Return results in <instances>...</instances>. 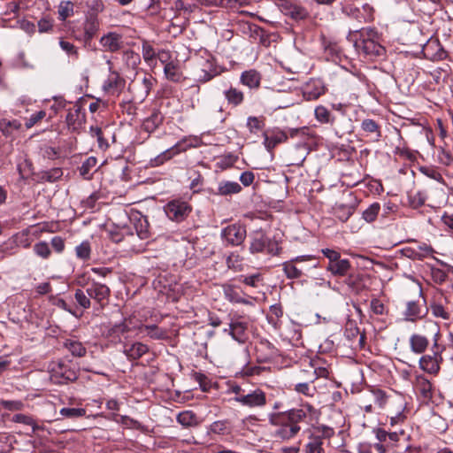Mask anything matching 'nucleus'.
Segmentation results:
<instances>
[{"label": "nucleus", "mask_w": 453, "mask_h": 453, "mask_svg": "<svg viewBox=\"0 0 453 453\" xmlns=\"http://www.w3.org/2000/svg\"><path fill=\"white\" fill-rule=\"evenodd\" d=\"M315 409L311 404L303 405L301 408H294L287 411L270 413L268 420L273 427V437L276 441H289L301 430L300 423L306 422Z\"/></svg>", "instance_id": "nucleus-1"}, {"label": "nucleus", "mask_w": 453, "mask_h": 453, "mask_svg": "<svg viewBox=\"0 0 453 453\" xmlns=\"http://www.w3.org/2000/svg\"><path fill=\"white\" fill-rule=\"evenodd\" d=\"M50 380L54 384H67L78 379L79 370L76 369L71 361L59 360L52 362L50 366Z\"/></svg>", "instance_id": "nucleus-2"}, {"label": "nucleus", "mask_w": 453, "mask_h": 453, "mask_svg": "<svg viewBox=\"0 0 453 453\" xmlns=\"http://www.w3.org/2000/svg\"><path fill=\"white\" fill-rule=\"evenodd\" d=\"M322 254L328 259L326 270L334 277H345L349 275L351 269L350 261L342 258L341 254L334 250L322 249Z\"/></svg>", "instance_id": "nucleus-3"}, {"label": "nucleus", "mask_w": 453, "mask_h": 453, "mask_svg": "<svg viewBox=\"0 0 453 453\" xmlns=\"http://www.w3.org/2000/svg\"><path fill=\"white\" fill-rule=\"evenodd\" d=\"M334 434V430L327 426L321 425L314 427L304 445L305 453H326L323 448L324 439H330Z\"/></svg>", "instance_id": "nucleus-4"}, {"label": "nucleus", "mask_w": 453, "mask_h": 453, "mask_svg": "<svg viewBox=\"0 0 453 453\" xmlns=\"http://www.w3.org/2000/svg\"><path fill=\"white\" fill-rule=\"evenodd\" d=\"M164 211L170 220L180 223L191 213L192 206L182 198H174L165 205Z\"/></svg>", "instance_id": "nucleus-5"}, {"label": "nucleus", "mask_w": 453, "mask_h": 453, "mask_svg": "<svg viewBox=\"0 0 453 453\" xmlns=\"http://www.w3.org/2000/svg\"><path fill=\"white\" fill-rule=\"evenodd\" d=\"M347 39L353 42L358 53H363L365 57L371 59L385 54V48L379 42V40L357 41V33H349Z\"/></svg>", "instance_id": "nucleus-6"}, {"label": "nucleus", "mask_w": 453, "mask_h": 453, "mask_svg": "<svg viewBox=\"0 0 453 453\" xmlns=\"http://www.w3.org/2000/svg\"><path fill=\"white\" fill-rule=\"evenodd\" d=\"M221 238L231 246L242 244L246 238V228L240 224H232L221 230Z\"/></svg>", "instance_id": "nucleus-7"}, {"label": "nucleus", "mask_w": 453, "mask_h": 453, "mask_svg": "<svg viewBox=\"0 0 453 453\" xmlns=\"http://www.w3.org/2000/svg\"><path fill=\"white\" fill-rule=\"evenodd\" d=\"M314 260L312 256H298L288 261L282 263V270L288 279L295 280L299 279L303 275V272L307 267H298V264L305 261Z\"/></svg>", "instance_id": "nucleus-8"}, {"label": "nucleus", "mask_w": 453, "mask_h": 453, "mask_svg": "<svg viewBox=\"0 0 453 453\" xmlns=\"http://www.w3.org/2000/svg\"><path fill=\"white\" fill-rule=\"evenodd\" d=\"M280 6L284 15L296 21L304 20L310 17V13L304 6L289 0H282Z\"/></svg>", "instance_id": "nucleus-9"}, {"label": "nucleus", "mask_w": 453, "mask_h": 453, "mask_svg": "<svg viewBox=\"0 0 453 453\" xmlns=\"http://www.w3.org/2000/svg\"><path fill=\"white\" fill-rule=\"evenodd\" d=\"M257 361L268 363L280 356V350L268 340L262 339L256 346Z\"/></svg>", "instance_id": "nucleus-10"}, {"label": "nucleus", "mask_w": 453, "mask_h": 453, "mask_svg": "<svg viewBox=\"0 0 453 453\" xmlns=\"http://www.w3.org/2000/svg\"><path fill=\"white\" fill-rule=\"evenodd\" d=\"M423 300L409 301L406 303V309L403 312L406 321L415 322L424 318L427 312L426 308V301Z\"/></svg>", "instance_id": "nucleus-11"}, {"label": "nucleus", "mask_w": 453, "mask_h": 453, "mask_svg": "<svg viewBox=\"0 0 453 453\" xmlns=\"http://www.w3.org/2000/svg\"><path fill=\"white\" fill-rule=\"evenodd\" d=\"M241 405L249 408H261L266 404V395L260 389L246 390L244 396L241 397Z\"/></svg>", "instance_id": "nucleus-12"}, {"label": "nucleus", "mask_w": 453, "mask_h": 453, "mask_svg": "<svg viewBox=\"0 0 453 453\" xmlns=\"http://www.w3.org/2000/svg\"><path fill=\"white\" fill-rule=\"evenodd\" d=\"M65 122L69 130L79 132L85 122V113L82 112L80 105H73L68 110Z\"/></svg>", "instance_id": "nucleus-13"}, {"label": "nucleus", "mask_w": 453, "mask_h": 453, "mask_svg": "<svg viewBox=\"0 0 453 453\" xmlns=\"http://www.w3.org/2000/svg\"><path fill=\"white\" fill-rule=\"evenodd\" d=\"M86 293L90 298L102 304L104 301L108 300L111 295V289L105 284L92 280L86 288Z\"/></svg>", "instance_id": "nucleus-14"}, {"label": "nucleus", "mask_w": 453, "mask_h": 453, "mask_svg": "<svg viewBox=\"0 0 453 453\" xmlns=\"http://www.w3.org/2000/svg\"><path fill=\"white\" fill-rule=\"evenodd\" d=\"M109 65L110 73L107 80L104 83V88L106 91L121 92L126 85V81L119 75L116 71L111 70L112 63L111 60H107Z\"/></svg>", "instance_id": "nucleus-15"}, {"label": "nucleus", "mask_w": 453, "mask_h": 453, "mask_svg": "<svg viewBox=\"0 0 453 453\" xmlns=\"http://www.w3.org/2000/svg\"><path fill=\"white\" fill-rule=\"evenodd\" d=\"M99 43L104 48V50L109 52H117L123 47V41L121 35L116 32H109L103 35Z\"/></svg>", "instance_id": "nucleus-16"}, {"label": "nucleus", "mask_w": 453, "mask_h": 453, "mask_svg": "<svg viewBox=\"0 0 453 453\" xmlns=\"http://www.w3.org/2000/svg\"><path fill=\"white\" fill-rule=\"evenodd\" d=\"M150 350L148 345L136 342L131 344L123 342V353L126 355L128 360H137L143 355L148 353Z\"/></svg>", "instance_id": "nucleus-17"}, {"label": "nucleus", "mask_w": 453, "mask_h": 453, "mask_svg": "<svg viewBox=\"0 0 453 453\" xmlns=\"http://www.w3.org/2000/svg\"><path fill=\"white\" fill-rule=\"evenodd\" d=\"M325 93V88L319 80H311L303 88V96L307 101L317 100Z\"/></svg>", "instance_id": "nucleus-18"}, {"label": "nucleus", "mask_w": 453, "mask_h": 453, "mask_svg": "<svg viewBox=\"0 0 453 453\" xmlns=\"http://www.w3.org/2000/svg\"><path fill=\"white\" fill-rule=\"evenodd\" d=\"M442 360L443 358L439 355V352L437 353V356L434 354L424 355L419 359V366L422 370L428 373L436 374L440 371V365Z\"/></svg>", "instance_id": "nucleus-19"}, {"label": "nucleus", "mask_w": 453, "mask_h": 453, "mask_svg": "<svg viewBox=\"0 0 453 453\" xmlns=\"http://www.w3.org/2000/svg\"><path fill=\"white\" fill-rule=\"evenodd\" d=\"M315 118L321 124H328L330 125L334 130L335 134L338 137L342 136V133L340 132L335 127L336 119L332 115L331 111L323 105H319L315 108Z\"/></svg>", "instance_id": "nucleus-20"}, {"label": "nucleus", "mask_w": 453, "mask_h": 453, "mask_svg": "<svg viewBox=\"0 0 453 453\" xmlns=\"http://www.w3.org/2000/svg\"><path fill=\"white\" fill-rule=\"evenodd\" d=\"M225 87L222 93L227 104L232 107L240 106L244 102V93L232 84H226Z\"/></svg>", "instance_id": "nucleus-21"}, {"label": "nucleus", "mask_w": 453, "mask_h": 453, "mask_svg": "<svg viewBox=\"0 0 453 453\" xmlns=\"http://www.w3.org/2000/svg\"><path fill=\"white\" fill-rule=\"evenodd\" d=\"M98 27L99 24L97 18L94 15H87L85 22L83 24L84 33L82 38L76 36V40L83 41L85 43L89 42L96 35Z\"/></svg>", "instance_id": "nucleus-22"}, {"label": "nucleus", "mask_w": 453, "mask_h": 453, "mask_svg": "<svg viewBox=\"0 0 453 453\" xmlns=\"http://www.w3.org/2000/svg\"><path fill=\"white\" fill-rule=\"evenodd\" d=\"M262 75L255 70L250 69L242 72L240 76V83L250 89H258L261 85Z\"/></svg>", "instance_id": "nucleus-23"}, {"label": "nucleus", "mask_w": 453, "mask_h": 453, "mask_svg": "<svg viewBox=\"0 0 453 453\" xmlns=\"http://www.w3.org/2000/svg\"><path fill=\"white\" fill-rule=\"evenodd\" d=\"M434 252V249L426 243H422L417 248H406L403 250V255L412 260H423L425 257L432 256Z\"/></svg>", "instance_id": "nucleus-24"}, {"label": "nucleus", "mask_w": 453, "mask_h": 453, "mask_svg": "<svg viewBox=\"0 0 453 453\" xmlns=\"http://www.w3.org/2000/svg\"><path fill=\"white\" fill-rule=\"evenodd\" d=\"M164 121V115L157 109H154L151 114L142 122V128L145 132L153 133Z\"/></svg>", "instance_id": "nucleus-25"}, {"label": "nucleus", "mask_w": 453, "mask_h": 453, "mask_svg": "<svg viewBox=\"0 0 453 453\" xmlns=\"http://www.w3.org/2000/svg\"><path fill=\"white\" fill-rule=\"evenodd\" d=\"M247 324L241 321H234L229 325V334L232 338L240 343L245 342L247 339L246 334Z\"/></svg>", "instance_id": "nucleus-26"}, {"label": "nucleus", "mask_w": 453, "mask_h": 453, "mask_svg": "<svg viewBox=\"0 0 453 453\" xmlns=\"http://www.w3.org/2000/svg\"><path fill=\"white\" fill-rule=\"evenodd\" d=\"M224 294L226 298L231 302L235 303H242V304H251V302L244 297H242L240 292L237 289V287L233 284H227L223 287Z\"/></svg>", "instance_id": "nucleus-27"}, {"label": "nucleus", "mask_w": 453, "mask_h": 453, "mask_svg": "<svg viewBox=\"0 0 453 453\" xmlns=\"http://www.w3.org/2000/svg\"><path fill=\"white\" fill-rule=\"evenodd\" d=\"M134 227L139 239L146 240L150 237V232L149 229L150 223L147 216L140 214L139 217L135 219Z\"/></svg>", "instance_id": "nucleus-28"}, {"label": "nucleus", "mask_w": 453, "mask_h": 453, "mask_svg": "<svg viewBox=\"0 0 453 453\" xmlns=\"http://www.w3.org/2000/svg\"><path fill=\"white\" fill-rule=\"evenodd\" d=\"M242 191L241 185L236 181L222 180L219 183L218 191L215 193L219 196H231L238 194Z\"/></svg>", "instance_id": "nucleus-29"}, {"label": "nucleus", "mask_w": 453, "mask_h": 453, "mask_svg": "<svg viewBox=\"0 0 453 453\" xmlns=\"http://www.w3.org/2000/svg\"><path fill=\"white\" fill-rule=\"evenodd\" d=\"M267 236L263 231H257L251 239L250 251L252 254L260 253L265 250Z\"/></svg>", "instance_id": "nucleus-30"}, {"label": "nucleus", "mask_w": 453, "mask_h": 453, "mask_svg": "<svg viewBox=\"0 0 453 453\" xmlns=\"http://www.w3.org/2000/svg\"><path fill=\"white\" fill-rule=\"evenodd\" d=\"M21 126L18 119H0V131L5 137H12L14 133L21 128Z\"/></svg>", "instance_id": "nucleus-31"}, {"label": "nucleus", "mask_w": 453, "mask_h": 453, "mask_svg": "<svg viewBox=\"0 0 453 453\" xmlns=\"http://www.w3.org/2000/svg\"><path fill=\"white\" fill-rule=\"evenodd\" d=\"M264 144L268 151H272L278 144L285 142L288 140V135L282 131L268 135L266 133L264 134Z\"/></svg>", "instance_id": "nucleus-32"}, {"label": "nucleus", "mask_w": 453, "mask_h": 453, "mask_svg": "<svg viewBox=\"0 0 453 453\" xmlns=\"http://www.w3.org/2000/svg\"><path fill=\"white\" fill-rule=\"evenodd\" d=\"M429 344L426 336L414 334L410 337V346L412 352L421 354L426 351Z\"/></svg>", "instance_id": "nucleus-33"}, {"label": "nucleus", "mask_w": 453, "mask_h": 453, "mask_svg": "<svg viewBox=\"0 0 453 453\" xmlns=\"http://www.w3.org/2000/svg\"><path fill=\"white\" fill-rule=\"evenodd\" d=\"M342 12L347 17L354 19L358 22H367L372 20V17L371 15L365 17L364 13L359 10V8L356 7L353 4H346L342 7Z\"/></svg>", "instance_id": "nucleus-34"}, {"label": "nucleus", "mask_w": 453, "mask_h": 453, "mask_svg": "<svg viewBox=\"0 0 453 453\" xmlns=\"http://www.w3.org/2000/svg\"><path fill=\"white\" fill-rule=\"evenodd\" d=\"M415 387L424 399L430 400L433 397L432 384L424 376L417 377Z\"/></svg>", "instance_id": "nucleus-35"}, {"label": "nucleus", "mask_w": 453, "mask_h": 453, "mask_svg": "<svg viewBox=\"0 0 453 453\" xmlns=\"http://www.w3.org/2000/svg\"><path fill=\"white\" fill-rule=\"evenodd\" d=\"M107 336L111 338L112 341H115L117 342H124L123 338L125 341L128 339V335L125 330V326H123L122 322L118 323L111 326L107 332Z\"/></svg>", "instance_id": "nucleus-36"}, {"label": "nucleus", "mask_w": 453, "mask_h": 453, "mask_svg": "<svg viewBox=\"0 0 453 453\" xmlns=\"http://www.w3.org/2000/svg\"><path fill=\"white\" fill-rule=\"evenodd\" d=\"M64 347L68 349L74 357H84L87 353V349L83 344L81 342L75 340H65L64 342Z\"/></svg>", "instance_id": "nucleus-37"}, {"label": "nucleus", "mask_w": 453, "mask_h": 453, "mask_svg": "<svg viewBox=\"0 0 453 453\" xmlns=\"http://www.w3.org/2000/svg\"><path fill=\"white\" fill-rule=\"evenodd\" d=\"M219 74V72L217 70V68L213 66L211 62L207 60L201 71V74L198 77V81L202 83L208 82Z\"/></svg>", "instance_id": "nucleus-38"}, {"label": "nucleus", "mask_w": 453, "mask_h": 453, "mask_svg": "<svg viewBox=\"0 0 453 453\" xmlns=\"http://www.w3.org/2000/svg\"><path fill=\"white\" fill-rule=\"evenodd\" d=\"M37 175L40 181L55 182L63 176V171L59 167H54L47 171H42Z\"/></svg>", "instance_id": "nucleus-39"}, {"label": "nucleus", "mask_w": 453, "mask_h": 453, "mask_svg": "<svg viewBox=\"0 0 453 453\" xmlns=\"http://www.w3.org/2000/svg\"><path fill=\"white\" fill-rule=\"evenodd\" d=\"M164 73L167 80L173 82H180L182 80V73L180 68L173 62L167 63L164 67Z\"/></svg>", "instance_id": "nucleus-40"}, {"label": "nucleus", "mask_w": 453, "mask_h": 453, "mask_svg": "<svg viewBox=\"0 0 453 453\" xmlns=\"http://www.w3.org/2000/svg\"><path fill=\"white\" fill-rule=\"evenodd\" d=\"M96 164L97 159L96 157H88L79 167L80 175L85 180H90L92 178L90 172L96 166Z\"/></svg>", "instance_id": "nucleus-41"}, {"label": "nucleus", "mask_w": 453, "mask_h": 453, "mask_svg": "<svg viewBox=\"0 0 453 453\" xmlns=\"http://www.w3.org/2000/svg\"><path fill=\"white\" fill-rule=\"evenodd\" d=\"M380 211V204L375 202L363 211L362 219L367 223H372L377 219Z\"/></svg>", "instance_id": "nucleus-42"}, {"label": "nucleus", "mask_w": 453, "mask_h": 453, "mask_svg": "<svg viewBox=\"0 0 453 453\" xmlns=\"http://www.w3.org/2000/svg\"><path fill=\"white\" fill-rule=\"evenodd\" d=\"M349 33H357V41H373L380 39L378 32L372 27H364L350 31Z\"/></svg>", "instance_id": "nucleus-43"}, {"label": "nucleus", "mask_w": 453, "mask_h": 453, "mask_svg": "<svg viewBox=\"0 0 453 453\" xmlns=\"http://www.w3.org/2000/svg\"><path fill=\"white\" fill-rule=\"evenodd\" d=\"M263 275L261 273H254L250 275H240L237 278V280L241 283H243L247 286L252 288H258L259 285L263 284Z\"/></svg>", "instance_id": "nucleus-44"}, {"label": "nucleus", "mask_w": 453, "mask_h": 453, "mask_svg": "<svg viewBox=\"0 0 453 453\" xmlns=\"http://www.w3.org/2000/svg\"><path fill=\"white\" fill-rule=\"evenodd\" d=\"M354 211L355 208L350 205L339 204L334 207V215L342 222H346Z\"/></svg>", "instance_id": "nucleus-45"}, {"label": "nucleus", "mask_w": 453, "mask_h": 453, "mask_svg": "<svg viewBox=\"0 0 453 453\" xmlns=\"http://www.w3.org/2000/svg\"><path fill=\"white\" fill-rule=\"evenodd\" d=\"M177 421L183 426H195L197 424L196 414L191 411H185L178 414Z\"/></svg>", "instance_id": "nucleus-46"}, {"label": "nucleus", "mask_w": 453, "mask_h": 453, "mask_svg": "<svg viewBox=\"0 0 453 453\" xmlns=\"http://www.w3.org/2000/svg\"><path fill=\"white\" fill-rule=\"evenodd\" d=\"M12 421H13L15 423H21L24 425L30 426L32 427L33 434L40 429H42V427L41 426L36 424V422L35 421L33 417L28 416V415H25V414H21V413L15 414L12 417Z\"/></svg>", "instance_id": "nucleus-47"}, {"label": "nucleus", "mask_w": 453, "mask_h": 453, "mask_svg": "<svg viewBox=\"0 0 453 453\" xmlns=\"http://www.w3.org/2000/svg\"><path fill=\"white\" fill-rule=\"evenodd\" d=\"M122 324L125 326V330L127 334L130 333H135V336L138 335L139 332H142L143 330L144 326V325L142 322L135 320L131 317L124 319Z\"/></svg>", "instance_id": "nucleus-48"}, {"label": "nucleus", "mask_w": 453, "mask_h": 453, "mask_svg": "<svg viewBox=\"0 0 453 453\" xmlns=\"http://www.w3.org/2000/svg\"><path fill=\"white\" fill-rule=\"evenodd\" d=\"M361 129L364 132L368 133V134H376V141H379L381 136L380 126L373 119H364L361 123Z\"/></svg>", "instance_id": "nucleus-49"}, {"label": "nucleus", "mask_w": 453, "mask_h": 453, "mask_svg": "<svg viewBox=\"0 0 453 453\" xmlns=\"http://www.w3.org/2000/svg\"><path fill=\"white\" fill-rule=\"evenodd\" d=\"M265 126L264 117L250 116L247 119V127L250 133L256 134L264 129Z\"/></svg>", "instance_id": "nucleus-50"}, {"label": "nucleus", "mask_w": 453, "mask_h": 453, "mask_svg": "<svg viewBox=\"0 0 453 453\" xmlns=\"http://www.w3.org/2000/svg\"><path fill=\"white\" fill-rule=\"evenodd\" d=\"M59 47L62 50H64L69 57H71L73 60H78L80 58V53L78 48L72 42L65 41L63 38L59 40Z\"/></svg>", "instance_id": "nucleus-51"}, {"label": "nucleus", "mask_w": 453, "mask_h": 453, "mask_svg": "<svg viewBox=\"0 0 453 453\" xmlns=\"http://www.w3.org/2000/svg\"><path fill=\"white\" fill-rule=\"evenodd\" d=\"M73 4L71 1H61L58 5V16L59 19L64 21L67 18L73 15Z\"/></svg>", "instance_id": "nucleus-52"}, {"label": "nucleus", "mask_w": 453, "mask_h": 453, "mask_svg": "<svg viewBox=\"0 0 453 453\" xmlns=\"http://www.w3.org/2000/svg\"><path fill=\"white\" fill-rule=\"evenodd\" d=\"M426 196L422 191H418L416 193H410L408 195L409 204L413 209H418L423 206L426 203Z\"/></svg>", "instance_id": "nucleus-53"}, {"label": "nucleus", "mask_w": 453, "mask_h": 453, "mask_svg": "<svg viewBox=\"0 0 453 453\" xmlns=\"http://www.w3.org/2000/svg\"><path fill=\"white\" fill-rule=\"evenodd\" d=\"M210 431L215 434H227L230 432L228 420H218L210 426Z\"/></svg>", "instance_id": "nucleus-54"}, {"label": "nucleus", "mask_w": 453, "mask_h": 453, "mask_svg": "<svg viewBox=\"0 0 453 453\" xmlns=\"http://www.w3.org/2000/svg\"><path fill=\"white\" fill-rule=\"evenodd\" d=\"M85 5L88 9V15H97L104 10V4L102 0H85Z\"/></svg>", "instance_id": "nucleus-55"}, {"label": "nucleus", "mask_w": 453, "mask_h": 453, "mask_svg": "<svg viewBox=\"0 0 453 453\" xmlns=\"http://www.w3.org/2000/svg\"><path fill=\"white\" fill-rule=\"evenodd\" d=\"M75 254L79 259L88 260L90 258L91 246L88 241H84L75 248Z\"/></svg>", "instance_id": "nucleus-56"}, {"label": "nucleus", "mask_w": 453, "mask_h": 453, "mask_svg": "<svg viewBox=\"0 0 453 453\" xmlns=\"http://www.w3.org/2000/svg\"><path fill=\"white\" fill-rule=\"evenodd\" d=\"M237 156L229 153L227 155L220 157L216 163V166L221 170H226L233 166L237 161Z\"/></svg>", "instance_id": "nucleus-57"}, {"label": "nucleus", "mask_w": 453, "mask_h": 453, "mask_svg": "<svg viewBox=\"0 0 453 453\" xmlns=\"http://www.w3.org/2000/svg\"><path fill=\"white\" fill-rule=\"evenodd\" d=\"M59 413L66 418H78L86 415L84 408H67L64 407L60 410Z\"/></svg>", "instance_id": "nucleus-58"}, {"label": "nucleus", "mask_w": 453, "mask_h": 453, "mask_svg": "<svg viewBox=\"0 0 453 453\" xmlns=\"http://www.w3.org/2000/svg\"><path fill=\"white\" fill-rule=\"evenodd\" d=\"M143 329L148 331V335L153 340H163L166 337V332L157 325H144Z\"/></svg>", "instance_id": "nucleus-59"}, {"label": "nucleus", "mask_w": 453, "mask_h": 453, "mask_svg": "<svg viewBox=\"0 0 453 453\" xmlns=\"http://www.w3.org/2000/svg\"><path fill=\"white\" fill-rule=\"evenodd\" d=\"M74 298L77 303L84 310L90 308V297L82 289L78 288L75 290Z\"/></svg>", "instance_id": "nucleus-60"}, {"label": "nucleus", "mask_w": 453, "mask_h": 453, "mask_svg": "<svg viewBox=\"0 0 453 453\" xmlns=\"http://www.w3.org/2000/svg\"><path fill=\"white\" fill-rule=\"evenodd\" d=\"M34 251L38 256L43 259H47L50 257L51 251L49 247V244L46 242H39L34 245Z\"/></svg>", "instance_id": "nucleus-61"}, {"label": "nucleus", "mask_w": 453, "mask_h": 453, "mask_svg": "<svg viewBox=\"0 0 453 453\" xmlns=\"http://www.w3.org/2000/svg\"><path fill=\"white\" fill-rule=\"evenodd\" d=\"M32 162L27 159L18 165L17 169L21 180H27L32 174Z\"/></svg>", "instance_id": "nucleus-62"}, {"label": "nucleus", "mask_w": 453, "mask_h": 453, "mask_svg": "<svg viewBox=\"0 0 453 453\" xmlns=\"http://www.w3.org/2000/svg\"><path fill=\"white\" fill-rule=\"evenodd\" d=\"M194 380L199 383L200 388L203 392H208L211 388V382L207 376L202 372H194Z\"/></svg>", "instance_id": "nucleus-63"}, {"label": "nucleus", "mask_w": 453, "mask_h": 453, "mask_svg": "<svg viewBox=\"0 0 453 453\" xmlns=\"http://www.w3.org/2000/svg\"><path fill=\"white\" fill-rule=\"evenodd\" d=\"M142 57L146 62H150L156 58V50L147 41L142 42Z\"/></svg>", "instance_id": "nucleus-64"}]
</instances>
